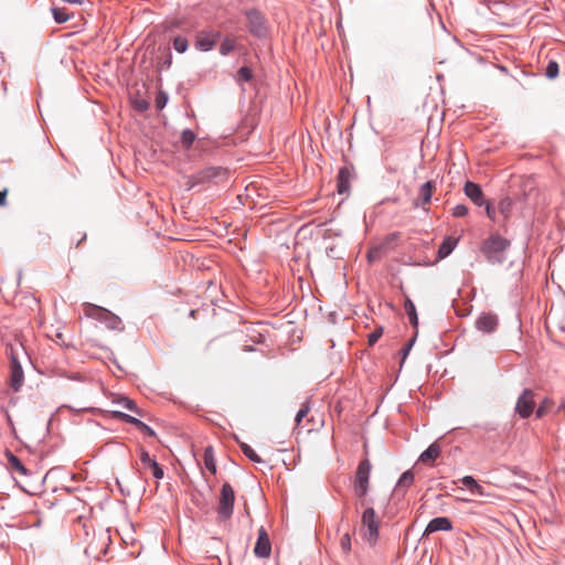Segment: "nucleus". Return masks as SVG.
Listing matches in <instances>:
<instances>
[{"mask_svg": "<svg viewBox=\"0 0 565 565\" xmlns=\"http://www.w3.org/2000/svg\"><path fill=\"white\" fill-rule=\"evenodd\" d=\"M8 463L12 470L18 471L21 475H26V469L21 462V460L14 456L12 452L7 454Z\"/></svg>", "mask_w": 565, "mask_h": 565, "instance_id": "22", "label": "nucleus"}, {"mask_svg": "<svg viewBox=\"0 0 565 565\" xmlns=\"http://www.w3.org/2000/svg\"><path fill=\"white\" fill-rule=\"evenodd\" d=\"M8 423L10 426H13L12 419L9 414H7Z\"/></svg>", "mask_w": 565, "mask_h": 565, "instance_id": "46", "label": "nucleus"}, {"mask_svg": "<svg viewBox=\"0 0 565 565\" xmlns=\"http://www.w3.org/2000/svg\"><path fill=\"white\" fill-rule=\"evenodd\" d=\"M363 539L374 545L379 537L380 520L377 519L373 508H367L362 514Z\"/></svg>", "mask_w": 565, "mask_h": 565, "instance_id": "4", "label": "nucleus"}, {"mask_svg": "<svg viewBox=\"0 0 565 565\" xmlns=\"http://www.w3.org/2000/svg\"><path fill=\"white\" fill-rule=\"evenodd\" d=\"M238 76L241 79L248 82L252 78V71L244 66L238 70Z\"/></svg>", "mask_w": 565, "mask_h": 565, "instance_id": "38", "label": "nucleus"}, {"mask_svg": "<svg viewBox=\"0 0 565 565\" xmlns=\"http://www.w3.org/2000/svg\"><path fill=\"white\" fill-rule=\"evenodd\" d=\"M510 246V242L499 235L490 236L482 245V252L491 263H501L502 253Z\"/></svg>", "mask_w": 565, "mask_h": 565, "instance_id": "3", "label": "nucleus"}, {"mask_svg": "<svg viewBox=\"0 0 565 565\" xmlns=\"http://www.w3.org/2000/svg\"><path fill=\"white\" fill-rule=\"evenodd\" d=\"M137 428L150 437L156 436V433L153 431V429L150 428L148 425H146L143 422L137 423Z\"/></svg>", "mask_w": 565, "mask_h": 565, "instance_id": "37", "label": "nucleus"}, {"mask_svg": "<svg viewBox=\"0 0 565 565\" xmlns=\"http://www.w3.org/2000/svg\"><path fill=\"white\" fill-rule=\"evenodd\" d=\"M25 355L26 352L19 339H15L14 343L9 344L10 385L14 391H18L23 383L24 376L20 364V359Z\"/></svg>", "mask_w": 565, "mask_h": 565, "instance_id": "1", "label": "nucleus"}, {"mask_svg": "<svg viewBox=\"0 0 565 565\" xmlns=\"http://www.w3.org/2000/svg\"><path fill=\"white\" fill-rule=\"evenodd\" d=\"M441 449L437 443H433L419 457V461L428 463L435 461L440 456Z\"/></svg>", "mask_w": 565, "mask_h": 565, "instance_id": "18", "label": "nucleus"}, {"mask_svg": "<svg viewBox=\"0 0 565 565\" xmlns=\"http://www.w3.org/2000/svg\"><path fill=\"white\" fill-rule=\"evenodd\" d=\"M271 552V545L267 532L264 527L258 530V539L254 547V553L258 557H268Z\"/></svg>", "mask_w": 565, "mask_h": 565, "instance_id": "9", "label": "nucleus"}, {"mask_svg": "<svg viewBox=\"0 0 565 565\" xmlns=\"http://www.w3.org/2000/svg\"><path fill=\"white\" fill-rule=\"evenodd\" d=\"M118 404L138 415H142L141 411L136 406L135 402L128 397H120L118 399Z\"/></svg>", "mask_w": 565, "mask_h": 565, "instance_id": "27", "label": "nucleus"}, {"mask_svg": "<svg viewBox=\"0 0 565 565\" xmlns=\"http://www.w3.org/2000/svg\"><path fill=\"white\" fill-rule=\"evenodd\" d=\"M383 334V328H376L372 333L369 334V344L374 345Z\"/></svg>", "mask_w": 565, "mask_h": 565, "instance_id": "34", "label": "nucleus"}, {"mask_svg": "<svg viewBox=\"0 0 565 565\" xmlns=\"http://www.w3.org/2000/svg\"><path fill=\"white\" fill-rule=\"evenodd\" d=\"M457 239L454 237H446L438 249L439 258L447 257L456 247Z\"/></svg>", "mask_w": 565, "mask_h": 565, "instance_id": "20", "label": "nucleus"}, {"mask_svg": "<svg viewBox=\"0 0 565 565\" xmlns=\"http://www.w3.org/2000/svg\"><path fill=\"white\" fill-rule=\"evenodd\" d=\"M465 194L477 205L481 206L486 203L483 192L475 182L467 181L463 186Z\"/></svg>", "mask_w": 565, "mask_h": 565, "instance_id": "13", "label": "nucleus"}, {"mask_svg": "<svg viewBox=\"0 0 565 565\" xmlns=\"http://www.w3.org/2000/svg\"><path fill=\"white\" fill-rule=\"evenodd\" d=\"M52 13L55 22L57 23H64L70 19V15L63 9L60 8H53Z\"/></svg>", "mask_w": 565, "mask_h": 565, "instance_id": "30", "label": "nucleus"}, {"mask_svg": "<svg viewBox=\"0 0 565 565\" xmlns=\"http://www.w3.org/2000/svg\"><path fill=\"white\" fill-rule=\"evenodd\" d=\"M138 109L146 110L148 108V104L146 102H140L137 105Z\"/></svg>", "mask_w": 565, "mask_h": 565, "instance_id": "45", "label": "nucleus"}, {"mask_svg": "<svg viewBox=\"0 0 565 565\" xmlns=\"http://www.w3.org/2000/svg\"><path fill=\"white\" fill-rule=\"evenodd\" d=\"M404 308L409 318V322L416 328L418 324V317H417L415 305L413 303V301L411 299H406Z\"/></svg>", "mask_w": 565, "mask_h": 565, "instance_id": "23", "label": "nucleus"}, {"mask_svg": "<svg viewBox=\"0 0 565 565\" xmlns=\"http://www.w3.org/2000/svg\"><path fill=\"white\" fill-rule=\"evenodd\" d=\"M486 212H487V215H488L490 218H493V210H492V207L490 206V204H487V206H486Z\"/></svg>", "mask_w": 565, "mask_h": 565, "instance_id": "44", "label": "nucleus"}, {"mask_svg": "<svg viewBox=\"0 0 565 565\" xmlns=\"http://www.w3.org/2000/svg\"><path fill=\"white\" fill-rule=\"evenodd\" d=\"M452 530V522L450 519L446 516H439L433 519L425 529V535H428L430 533L437 532V531H451Z\"/></svg>", "mask_w": 565, "mask_h": 565, "instance_id": "15", "label": "nucleus"}, {"mask_svg": "<svg viewBox=\"0 0 565 565\" xmlns=\"http://www.w3.org/2000/svg\"><path fill=\"white\" fill-rule=\"evenodd\" d=\"M118 417H120L122 420L129 423V424H132L135 427H137V423H140L141 420H139L138 418L134 417V416H130L128 414H125V413H116Z\"/></svg>", "mask_w": 565, "mask_h": 565, "instance_id": "36", "label": "nucleus"}, {"mask_svg": "<svg viewBox=\"0 0 565 565\" xmlns=\"http://www.w3.org/2000/svg\"><path fill=\"white\" fill-rule=\"evenodd\" d=\"M235 494L230 483H224L221 489L217 515L221 521H226L232 516Z\"/></svg>", "mask_w": 565, "mask_h": 565, "instance_id": "5", "label": "nucleus"}, {"mask_svg": "<svg viewBox=\"0 0 565 565\" xmlns=\"http://www.w3.org/2000/svg\"><path fill=\"white\" fill-rule=\"evenodd\" d=\"M239 448L243 454L256 463L263 462L262 458L255 452V450L246 443H239Z\"/></svg>", "mask_w": 565, "mask_h": 565, "instance_id": "24", "label": "nucleus"}, {"mask_svg": "<svg viewBox=\"0 0 565 565\" xmlns=\"http://www.w3.org/2000/svg\"><path fill=\"white\" fill-rule=\"evenodd\" d=\"M228 179V170L222 167H207L193 174L188 180V189L206 183H217Z\"/></svg>", "mask_w": 565, "mask_h": 565, "instance_id": "2", "label": "nucleus"}, {"mask_svg": "<svg viewBox=\"0 0 565 565\" xmlns=\"http://www.w3.org/2000/svg\"><path fill=\"white\" fill-rule=\"evenodd\" d=\"M7 194H8L7 189H4L3 191H0V206H3L6 204Z\"/></svg>", "mask_w": 565, "mask_h": 565, "instance_id": "43", "label": "nucleus"}, {"mask_svg": "<svg viewBox=\"0 0 565 565\" xmlns=\"http://www.w3.org/2000/svg\"><path fill=\"white\" fill-rule=\"evenodd\" d=\"M554 406V402L550 398H544L536 409V417L542 418L545 416Z\"/></svg>", "mask_w": 565, "mask_h": 565, "instance_id": "25", "label": "nucleus"}, {"mask_svg": "<svg viewBox=\"0 0 565 565\" xmlns=\"http://www.w3.org/2000/svg\"><path fill=\"white\" fill-rule=\"evenodd\" d=\"M248 22H249V31L262 38L266 34V28L264 24L263 17L257 11H249L247 13Z\"/></svg>", "mask_w": 565, "mask_h": 565, "instance_id": "12", "label": "nucleus"}, {"mask_svg": "<svg viewBox=\"0 0 565 565\" xmlns=\"http://www.w3.org/2000/svg\"><path fill=\"white\" fill-rule=\"evenodd\" d=\"M460 481L472 493L478 494V495H486L483 488L476 481V479L473 477L465 476Z\"/></svg>", "mask_w": 565, "mask_h": 565, "instance_id": "19", "label": "nucleus"}, {"mask_svg": "<svg viewBox=\"0 0 565 565\" xmlns=\"http://www.w3.org/2000/svg\"><path fill=\"white\" fill-rule=\"evenodd\" d=\"M235 40L233 39H230V38H226L221 46H220V52L222 55H227L230 52H232L234 49H235Z\"/></svg>", "mask_w": 565, "mask_h": 565, "instance_id": "29", "label": "nucleus"}, {"mask_svg": "<svg viewBox=\"0 0 565 565\" xmlns=\"http://www.w3.org/2000/svg\"><path fill=\"white\" fill-rule=\"evenodd\" d=\"M188 40L183 36H177L173 40V47L178 53H184L188 50Z\"/></svg>", "mask_w": 565, "mask_h": 565, "instance_id": "28", "label": "nucleus"}, {"mask_svg": "<svg viewBox=\"0 0 565 565\" xmlns=\"http://www.w3.org/2000/svg\"><path fill=\"white\" fill-rule=\"evenodd\" d=\"M414 343V339H412L407 344L406 347L402 350V354H403V358H402V362L406 359L412 345Z\"/></svg>", "mask_w": 565, "mask_h": 565, "instance_id": "42", "label": "nucleus"}, {"mask_svg": "<svg viewBox=\"0 0 565 565\" xmlns=\"http://www.w3.org/2000/svg\"><path fill=\"white\" fill-rule=\"evenodd\" d=\"M204 466L213 475L216 473V463L212 446H207L204 450Z\"/></svg>", "mask_w": 565, "mask_h": 565, "instance_id": "21", "label": "nucleus"}, {"mask_svg": "<svg viewBox=\"0 0 565 565\" xmlns=\"http://www.w3.org/2000/svg\"><path fill=\"white\" fill-rule=\"evenodd\" d=\"M140 461L145 468H148L151 471L156 479H161L163 477L162 468L153 458L150 457L149 452L145 449H141L140 451Z\"/></svg>", "mask_w": 565, "mask_h": 565, "instance_id": "14", "label": "nucleus"}, {"mask_svg": "<svg viewBox=\"0 0 565 565\" xmlns=\"http://www.w3.org/2000/svg\"><path fill=\"white\" fill-rule=\"evenodd\" d=\"M113 318L115 319V321H113V320H105L104 322L107 324L108 328L117 329L119 327V324H120V319L117 316H115L114 313H113Z\"/></svg>", "mask_w": 565, "mask_h": 565, "instance_id": "41", "label": "nucleus"}, {"mask_svg": "<svg viewBox=\"0 0 565 565\" xmlns=\"http://www.w3.org/2000/svg\"><path fill=\"white\" fill-rule=\"evenodd\" d=\"M535 407L534 392L530 388L523 391L516 401L515 412L522 417L531 416Z\"/></svg>", "mask_w": 565, "mask_h": 565, "instance_id": "7", "label": "nucleus"}, {"mask_svg": "<svg viewBox=\"0 0 565 565\" xmlns=\"http://www.w3.org/2000/svg\"><path fill=\"white\" fill-rule=\"evenodd\" d=\"M218 38L220 33L200 32L196 35L195 46L200 51H210L215 46Z\"/></svg>", "mask_w": 565, "mask_h": 565, "instance_id": "10", "label": "nucleus"}, {"mask_svg": "<svg viewBox=\"0 0 565 565\" xmlns=\"http://www.w3.org/2000/svg\"><path fill=\"white\" fill-rule=\"evenodd\" d=\"M340 546L344 553H349L351 551V536L349 533H345L340 539Z\"/></svg>", "mask_w": 565, "mask_h": 565, "instance_id": "33", "label": "nucleus"}, {"mask_svg": "<svg viewBox=\"0 0 565 565\" xmlns=\"http://www.w3.org/2000/svg\"><path fill=\"white\" fill-rule=\"evenodd\" d=\"M181 140L185 148H190L195 140V135L193 131L186 129L182 132Z\"/></svg>", "mask_w": 565, "mask_h": 565, "instance_id": "31", "label": "nucleus"}, {"mask_svg": "<svg viewBox=\"0 0 565 565\" xmlns=\"http://www.w3.org/2000/svg\"><path fill=\"white\" fill-rule=\"evenodd\" d=\"M545 75L548 78H555L558 75V64L555 61H550L545 71Z\"/></svg>", "mask_w": 565, "mask_h": 565, "instance_id": "32", "label": "nucleus"}, {"mask_svg": "<svg viewBox=\"0 0 565 565\" xmlns=\"http://www.w3.org/2000/svg\"><path fill=\"white\" fill-rule=\"evenodd\" d=\"M371 468L369 459H363L358 466L354 478V492L359 498H364L367 493Z\"/></svg>", "mask_w": 565, "mask_h": 565, "instance_id": "6", "label": "nucleus"}, {"mask_svg": "<svg viewBox=\"0 0 565 565\" xmlns=\"http://www.w3.org/2000/svg\"><path fill=\"white\" fill-rule=\"evenodd\" d=\"M168 97L164 93L160 92L156 98V107L162 109L167 104Z\"/></svg>", "mask_w": 565, "mask_h": 565, "instance_id": "39", "label": "nucleus"}, {"mask_svg": "<svg viewBox=\"0 0 565 565\" xmlns=\"http://www.w3.org/2000/svg\"><path fill=\"white\" fill-rule=\"evenodd\" d=\"M353 177L352 170L349 167H342L339 170L337 178V189L338 192L343 194L348 193L350 190V181Z\"/></svg>", "mask_w": 565, "mask_h": 565, "instance_id": "16", "label": "nucleus"}, {"mask_svg": "<svg viewBox=\"0 0 565 565\" xmlns=\"http://www.w3.org/2000/svg\"><path fill=\"white\" fill-rule=\"evenodd\" d=\"M436 186L433 181L425 182L418 192V198L414 200L413 205L415 207L425 206L430 203L433 193L435 191Z\"/></svg>", "mask_w": 565, "mask_h": 565, "instance_id": "11", "label": "nucleus"}, {"mask_svg": "<svg viewBox=\"0 0 565 565\" xmlns=\"http://www.w3.org/2000/svg\"><path fill=\"white\" fill-rule=\"evenodd\" d=\"M477 329L483 332H492L498 326V319L494 315L483 313L476 322Z\"/></svg>", "mask_w": 565, "mask_h": 565, "instance_id": "17", "label": "nucleus"}, {"mask_svg": "<svg viewBox=\"0 0 565 565\" xmlns=\"http://www.w3.org/2000/svg\"><path fill=\"white\" fill-rule=\"evenodd\" d=\"M468 214V207L463 204H458L452 209V215L455 217H463Z\"/></svg>", "mask_w": 565, "mask_h": 565, "instance_id": "35", "label": "nucleus"}, {"mask_svg": "<svg viewBox=\"0 0 565 565\" xmlns=\"http://www.w3.org/2000/svg\"><path fill=\"white\" fill-rule=\"evenodd\" d=\"M83 312L88 318H92V319H95V320H98V321H103V322L105 320H113V321H115V319L113 318V312H110L109 310H107V309H105L103 307H99V306H96V305H93V303H84L83 305Z\"/></svg>", "mask_w": 565, "mask_h": 565, "instance_id": "8", "label": "nucleus"}, {"mask_svg": "<svg viewBox=\"0 0 565 565\" xmlns=\"http://www.w3.org/2000/svg\"><path fill=\"white\" fill-rule=\"evenodd\" d=\"M414 483V473L411 470L405 471L397 482V488H409Z\"/></svg>", "mask_w": 565, "mask_h": 565, "instance_id": "26", "label": "nucleus"}, {"mask_svg": "<svg viewBox=\"0 0 565 565\" xmlns=\"http://www.w3.org/2000/svg\"><path fill=\"white\" fill-rule=\"evenodd\" d=\"M308 412L309 407L307 405H303L296 415V423L299 424L301 419L307 416Z\"/></svg>", "mask_w": 565, "mask_h": 565, "instance_id": "40", "label": "nucleus"}]
</instances>
